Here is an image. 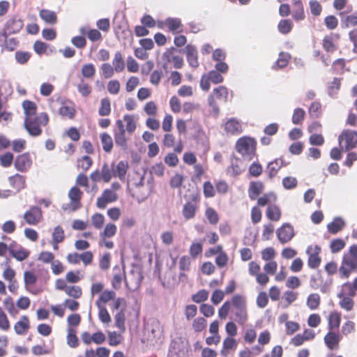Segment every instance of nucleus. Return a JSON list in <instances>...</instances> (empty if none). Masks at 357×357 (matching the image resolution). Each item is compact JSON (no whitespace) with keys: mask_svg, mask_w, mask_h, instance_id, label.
<instances>
[{"mask_svg":"<svg viewBox=\"0 0 357 357\" xmlns=\"http://www.w3.org/2000/svg\"><path fill=\"white\" fill-rule=\"evenodd\" d=\"M118 199L117 194L112 189H105L102 196L97 199L96 205L99 208H105L108 203L116 202Z\"/></svg>","mask_w":357,"mask_h":357,"instance_id":"nucleus-6","label":"nucleus"},{"mask_svg":"<svg viewBox=\"0 0 357 357\" xmlns=\"http://www.w3.org/2000/svg\"><path fill=\"white\" fill-rule=\"evenodd\" d=\"M276 233L278 240L282 244L290 241L294 236V228L289 223H284L282 227L278 229Z\"/></svg>","mask_w":357,"mask_h":357,"instance_id":"nucleus-5","label":"nucleus"},{"mask_svg":"<svg viewBox=\"0 0 357 357\" xmlns=\"http://www.w3.org/2000/svg\"><path fill=\"white\" fill-rule=\"evenodd\" d=\"M113 271L114 273L112 284L114 289H118L121 287L123 278H125V273H121V268L119 266H115L113 268Z\"/></svg>","mask_w":357,"mask_h":357,"instance_id":"nucleus-25","label":"nucleus"},{"mask_svg":"<svg viewBox=\"0 0 357 357\" xmlns=\"http://www.w3.org/2000/svg\"><path fill=\"white\" fill-rule=\"evenodd\" d=\"M263 190L264 185L261 181L250 182L248 188L249 197L252 200L256 199L259 195L262 192Z\"/></svg>","mask_w":357,"mask_h":357,"instance_id":"nucleus-14","label":"nucleus"},{"mask_svg":"<svg viewBox=\"0 0 357 357\" xmlns=\"http://www.w3.org/2000/svg\"><path fill=\"white\" fill-rule=\"evenodd\" d=\"M225 128L227 132L236 135L241 132V125L235 119H231L225 123Z\"/></svg>","mask_w":357,"mask_h":357,"instance_id":"nucleus-21","label":"nucleus"},{"mask_svg":"<svg viewBox=\"0 0 357 357\" xmlns=\"http://www.w3.org/2000/svg\"><path fill=\"white\" fill-rule=\"evenodd\" d=\"M24 127L29 135L31 136H38L42 132L39 123L37 122L35 119H31V118L25 119Z\"/></svg>","mask_w":357,"mask_h":357,"instance_id":"nucleus-11","label":"nucleus"},{"mask_svg":"<svg viewBox=\"0 0 357 357\" xmlns=\"http://www.w3.org/2000/svg\"><path fill=\"white\" fill-rule=\"evenodd\" d=\"M17 41L14 38H8V33L4 31L0 33V45L4 47L8 50L13 51L17 46Z\"/></svg>","mask_w":357,"mask_h":357,"instance_id":"nucleus-13","label":"nucleus"},{"mask_svg":"<svg viewBox=\"0 0 357 357\" xmlns=\"http://www.w3.org/2000/svg\"><path fill=\"white\" fill-rule=\"evenodd\" d=\"M305 114V112L302 108L295 109L292 116V123L294 124L301 123L304 119Z\"/></svg>","mask_w":357,"mask_h":357,"instance_id":"nucleus-48","label":"nucleus"},{"mask_svg":"<svg viewBox=\"0 0 357 357\" xmlns=\"http://www.w3.org/2000/svg\"><path fill=\"white\" fill-rule=\"evenodd\" d=\"M284 162L281 158H276L275 160L268 162L266 172L268 173V176L272 179L276 176L278 171L284 166Z\"/></svg>","mask_w":357,"mask_h":357,"instance_id":"nucleus-12","label":"nucleus"},{"mask_svg":"<svg viewBox=\"0 0 357 357\" xmlns=\"http://www.w3.org/2000/svg\"><path fill=\"white\" fill-rule=\"evenodd\" d=\"M345 225V222L340 217H336L333 221L327 225L328 230L330 233L335 234L341 231Z\"/></svg>","mask_w":357,"mask_h":357,"instance_id":"nucleus-20","label":"nucleus"},{"mask_svg":"<svg viewBox=\"0 0 357 357\" xmlns=\"http://www.w3.org/2000/svg\"><path fill=\"white\" fill-rule=\"evenodd\" d=\"M3 306L10 314H15L17 313V310L15 307L13 300L10 296L4 299Z\"/></svg>","mask_w":357,"mask_h":357,"instance_id":"nucleus-62","label":"nucleus"},{"mask_svg":"<svg viewBox=\"0 0 357 357\" xmlns=\"http://www.w3.org/2000/svg\"><path fill=\"white\" fill-rule=\"evenodd\" d=\"M340 340V336L334 332L329 331L324 337V342L330 349H333Z\"/></svg>","mask_w":357,"mask_h":357,"instance_id":"nucleus-22","label":"nucleus"},{"mask_svg":"<svg viewBox=\"0 0 357 357\" xmlns=\"http://www.w3.org/2000/svg\"><path fill=\"white\" fill-rule=\"evenodd\" d=\"M357 269V245L350 247L348 252L342 258V265L339 268L340 276L348 278L351 272Z\"/></svg>","mask_w":357,"mask_h":357,"instance_id":"nucleus-1","label":"nucleus"},{"mask_svg":"<svg viewBox=\"0 0 357 357\" xmlns=\"http://www.w3.org/2000/svg\"><path fill=\"white\" fill-rule=\"evenodd\" d=\"M26 118H31L36 114V105L33 102L24 100L22 103Z\"/></svg>","mask_w":357,"mask_h":357,"instance_id":"nucleus-33","label":"nucleus"},{"mask_svg":"<svg viewBox=\"0 0 357 357\" xmlns=\"http://www.w3.org/2000/svg\"><path fill=\"white\" fill-rule=\"evenodd\" d=\"M114 69L116 72L120 73L125 68V63L120 52H116L112 61Z\"/></svg>","mask_w":357,"mask_h":357,"instance_id":"nucleus-29","label":"nucleus"},{"mask_svg":"<svg viewBox=\"0 0 357 357\" xmlns=\"http://www.w3.org/2000/svg\"><path fill=\"white\" fill-rule=\"evenodd\" d=\"M356 290L350 282H345L341 287L340 291L337 294V297L349 296L352 298L356 296Z\"/></svg>","mask_w":357,"mask_h":357,"instance_id":"nucleus-26","label":"nucleus"},{"mask_svg":"<svg viewBox=\"0 0 357 357\" xmlns=\"http://www.w3.org/2000/svg\"><path fill=\"white\" fill-rule=\"evenodd\" d=\"M99 309V319L104 324H108L111 321V317L107 309L103 306L98 307Z\"/></svg>","mask_w":357,"mask_h":357,"instance_id":"nucleus-61","label":"nucleus"},{"mask_svg":"<svg viewBox=\"0 0 357 357\" xmlns=\"http://www.w3.org/2000/svg\"><path fill=\"white\" fill-rule=\"evenodd\" d=\"M261 165L258 162H253L249 167V173L252 176L258 177L262 173Z\"/></svg>","mask_w":357,"mask_h":357,"instance_id":"nucleus-59","label":"nucleus"},{"mask_svg":"<svg viewBox=\"0 0 357 357\" xmlns=\"http://www.w3.org/2000/svg\"><path fill=\"white\" fill-rule=\"evenodd\" d=\"M187 61L190 66L197 68L199 66L197 50L195 46L188 45L185 48Z\"/></svg>","mask_w":357,"mask_h":357,"instance_id":"nucleus-10","label":"nucleus"},{"mask_svg":"<svg viewBox=\"0 0 357 357\" xmlns=\"http://www.w3.org/2000/svg\"><path fill=\"white\" fill-rule=\"evenodd\" d=\"M128 168L127 162L120 161L116 166L114 165L115 176H117L121 181H124Z\"/></svg>","mask_w":357,"mask_h":357,"instance_id":"nucleus-23","label":"nucleus"},{"mask_svg":"<svg viewBox=\"0 0 357 357\" xmlns=\"http://www.w3.org/2000/svg\"><path fill=\"white\" fill-rule=\"evenodd\" d=\"M307 253L309 254L307 264L310 268H317L321 263V258L316 254H310V248L307 250Z\"/></svg>","mask_w":357,"mask_h":357,"instance_id":"nucleus-43","label":"nucleus"},{"mask_svg":"<svg viewBox=\"0 0 357 357\" xmlns=\"http://www.w3.org/2000/svg\"><path fill=\"white\" fill-rule=\"evenodd\" d=\"M345 246V242L340 238L333 240L331 243L330 248L333 253L340 252Z\"/></svg>","mask_w":357,"mask_h":357,"instance_id":"nucleus-49","label":"nucleus"},{"mask_svg":"<svg viewBox=\"0 0 357 357\" xmlns=\"http://www.w3.org/2000/svg\"><path fill=\"white\" fill-rule=\"evenodd\" d=\"M100 139L103 150L107 153H109L113 147V140L112 137L109 134L105 132L100 135Z\"/></svg>","mask_w":357,"mask_h":357,"instance_id":"nucleus-32","label":"nucleus"},{"mask_svg":"<svg viewBox=\"0 0 357 357\" xmlns=\"http://www.w3.org/2000/svg\"><path fill=\"white\" fill-rule=\"evenodd\" d=\"M208 292L205 289L199 290L197 294L192 295V300L197 303H202L208 299Z\"/></svg>","mask_w":357,"mask_h":357,"instance_id":"nucleus-54","label":"nucleus"},{"mask_svg":"<svg viewBox=\"0 0 357 357\" xmlns=\"http://www.w3.org/2000/svg\"><path fill=\"white\" fill-rule=\"evenodd\" d=\"M309 114L313 118H318L321 114V104L318 102H312L309 108Z\"/></svg>","mask_w":357,"mask_h":357,"instance_id":"nucleus-50","label":"nucleus"},{"mask_svg":"<svg viewBox=\"0 0 357 357\" xmlns=\"http://www.w3.org/2000/svg\"><path fill=\"white\" fill-rule=\"evenodd\" d=\"M339 298L340 299L339 305L341 308L347 311H351L353 309L354 301L352 298H349V296H344Z\"/></svg>","mask_w":357,"mask_h":357,"instance_id":"nucleus-38","label":"nucleus"},{"mask_svg":"<svg viewBox=\"0 0 357 357\" xmlns=\"http://www.w3.org/2000/svg\"><path fill=\"white\" fill-rule=\"evenodd\" d=\"M164 161L169 167H175L178 163V158L175 153H169L165 157Z\"/></svg>","mask_w":357,"mask_h":357,"instance_id":"nucleus-64","label":"nucleus"},{"mask_svg":"<svg viewBox=\"0 0 357 357\" xmlns=\"http://www.w3.org/2000/svg\"><path fill=\"white\" fill-rule=\"evenodd\" d=\"M111 112L110 101L108 98H103L101 100V105L99 109L98 113L100 116H107Z\"/></svg>","mask_w":357,"mask_h":357,"instance_id":"nucleus-45","label":"nucleus"},{"mask_svg":"<svg viewBox=\"0 0 357 357\" xmlns=\"http://www.w3.org/2000/svg\"><path fill=\"white\" fill-rule=\"evenodd\" d=\"M324 49L328 52H333L336 50L332 38L331 36H326L323 40Z\"/></svg>","mask_w":357,"mask_h":357,"instance_id":"nucleus-60","label":"nucleus"},{"mask_svg":"<svg viewBox=\"0 0 357 357\" xmlns=\"http://www.w3.org/2000/svg\"><path fill=\"white\" fill-rule=\"evenodd\" d=\"M114 141L116 144L121 146L122 149L126 150L128 149L126 132H115Z\"/></svg>","mask_w":357,"mask_h":357,"instance_id":"nucleus-34","label":"nucleus"},{"mask_svg":"<svg viewBox=\"0 0 357 357\" xmlns=\"http://www.w3.org/2000/svg\"><path fill=\"white\" fill-rule=\"evenodd\" d=\"M236 149L244 160L250 161L256 155V142L251 137L240 138L236 142Z\"/></svg>","mask_w":357,"mask_h":357,"instance_id":"nucleus-2","label":"nucleus"},{"mask_svg":"<svg viewBox=\"0 0 357 357\" xmlns=\"http://www.w3.org/2000/svg\"><path fill=\"white\" fill-rule=\"evenodd\" d=\"M100 172L103 181L109 183L112 176H115L114 162H112L111 166H109L107 162H105L102 166Z\"/></svg>","mask_w":357,"mask_h":357,"instance_id":"nucleus-17","label":"nucleus"},{"mask_svg":"<svg viewBox=\"0 0 357 357\" xmlns=\"http://www.w3.org/2000/svg\"><path fill=\"white\" fill-rule=\"evenodd\" d=\"M8 251L11 256L17 261H22L28 257L29 252L24 250L22 247L15 248L13 243L9 245Z\"/></svg>","mask_w":357,"mask_h":357,"instance_id":"nucleus-15","label":"nucleus"},{"mask_svg":"<svg viewBox=\"0 0 357 357\" xmlns=\"http://www.w3.org/2000/svg\"><path fill=\"white\" fill-rule=\"evenodd\" d=\"M8 181L10 185L16 190L17 192L25 186V178L20 174H16L14 176H10Z\"/></svg>","mask_w":357,"mask_h":357,"instance_id":"nucleus-18","label":"nucleus"},{"mask_svg":"<svg viewBox=\"0 0 357 357\" xmlns=\"http://www.w3.org/2000/svg\"><path fill=\"white\" fill-rule=\"evenodd\" d=\"M206 216L211 225H216L218 222L219 217L218 213L212 208L206 210Z\"/></svg>","mask_w":357,"mask_h":357,"instance_id":"nucleus-52","label":"nucleus"},{"mask_svg":"<svg viewBox=\"0 0 357 357\" xmlns=\"http://www.w3.org/2000/svg\"><path fill=\"white\" fill-rule=\"evenodd\" d=\"M117 228L114 224H107L102 232L100 234L101 238H111L114 236L116 232Z\"/></svg>","mask_w":357,"mask_h":357,"instance_id":"nucleus-37","label":"nucleus"},{"mask_svg":"<svg viewBox=\"0 0 357 357\" xmlns=\"http://www.w3.org/2000/svg\"><path fill=\"white\" fill-rule=\"evenodd\" d=\"M339 144L345 151L355 148L357 145V132L344 130L338 137Z\"/></svg>","mask_w":357,"mask_h":357,"instance_id":"nucleus-4","label":"nucleus"},{"mask_svg":"<svg viewBox=\"0 0 357 357\" xmlns=\"http://www.w3.org/2000/svg\"><path fill=\"white\" fill-rule=\"evenodd\" d=\"M231 304L235 308L236 320L241 324H245L248 319L245 298L239 294L235 295Z\"/></svg>","mask_w":357,"mask_h":357,"instance_id":"nucleus-3","label":"nucleus"},{"mask_svg":"<svg viewBox=\"0 0 357 357\" xmlns=\"http://www.w3.org/2000/svg\"><path fill=\"white\" fill-rule=\"evenodd\" d=\"M342 22L346 27L354 26L357 25V12L342 18Z\"/></svg>","mask_w":357,"mask_h":357,"instance_id":"nucleus-58","label":"nucleus"},{"mask_svg":"<svg viewBox=\"0 0 357 357\" xmlns=\"http://www.w3.org/2000/svg\"><path fill=\"white\" fill-rule=\"evenodd\" d=\"M32 160L29 153L17 155L14 163L15 169L21 172L27 171L30 168Z\"/></svg>","mask_w":357,"mask_h":357,"instance_id":"nucleus-8","label":"nucleus"},{"mask_svg":"<svg viewBox=\"0 0 357 357\" xmlns=\"http://www.w3.org/2000/svg\"><path fill=\"white\" fill-rule=\"evenodd\" d=\"M42 218V211L40 207L34 206L26 211L24 214V219L31 225H35L40 222Z\"/></svg>","mask_w":357,"mask_h":357,"instance_id":"nucleus-7","label":"nucleus"},{"mask_svg":"<svg viewBox=\"0 0 357 357\" xmlns=\"http://www.w3.org/2000/svg\"><path fill=\"white\" fill-rule=\"evenodd\" d=\"M266 215L269 220L273 221H278L280 218L281 212L277 206L271 205L267 208Z\"/></svg>","mask_w":357,"mask_h":357,"instance_id":"nucleus-30","label":"nucleus"},{"mask_svg":"<svg viewBox=\"0 0 357 357\" xmlns=\"http://www.w3.org/2000/svg\"><path fill=\"white\" fill-rule=\"evenodd\" d=\"M320 304V296L317 294H311L307 298V305L310 310H316Z\"/></svg>","mask_w":357,"mask_h":357,"instance_id":"nucleus-35","label":"nucleus"},{"mask_svg":"<svg viewBox=\"0 0 357 357\" xmlns=\"http://www.w3.org/2000/svg\"><path fill=\"white\" fill-rule=\"evenodd\" d=\"M164 56L167 57V62H172L176 68L180 69L183 66V59L179 56H170V52L164 54Z\"/></svg>","mask_w":357,"mask_h":357,"instance_id":"nucleus-36","label":"nucleus"},{"mask_svg":"<svg viewBox=\"0 0 357 357\" xmlns=\"http://www.w3.org/2000/svg\"><path fill=\"white\" fill-rule=\"evenodd\" d=\"M52 236V241H55L56 243H61L65 238L64 231L63 228L59 225L56 226L54 229V231Z\"/></svg>","mask_w":357,"mask_h":357,"instance_id":"nucleus-40","label":"nucleus"},{"mask_svg":"<svg viewBox=\"0 0 357 357\" xmlns=\"http://www.w3.org/2000/svg\"><path fill=\"white\" fill-rule=\"evenodd\" d=\"M66 293L74 298H79L82 296V289L79 286H68Z\"/></svg>","mask_w":357,"mask_h":357,"instance_id":"nucleus-56","label":"nucleus"},{"mask_svg":"<svg viewBox=\"0 0 357 357\" xmlns=\"http://www.w3.org/2000/svg\"><path fill=\"white\" fill-rule=\"evenodd\" d=\"M340 324V314L337 312H333L328 317V328L332 331L339 328Z\"/></svg>","mask_w":357,"mask_h":357,"instance_id":"nucleus-31","label":"nucleus"},{"mask_svg":"<svg viewBox=\"0 0 357 357\" xmlns=\"http://www.w3.org/2000/svg\"><path fill=\"white\" fill-rule=\"evenodd\" d=\"M29 328V318L24 315L15 323L14 330L17 335H24Z\"/></svg>","mask_w":357,"mask_h":357,"instance_id":"nucleus-16","label":"nucleus"},{"mask_svg":"<svg viewBox=\"0 0 357 357\" xmlns=\"http://www.w3.org/2000/svg\"><path fill=\"white\" fill-rule=\"evenodd\" d=\"M17 62L20 64L26 63L31 57V54L28 52L17 51L15 54Z\"/></svg>","mask_w":357,"mask_h":357,"instance_id":"nucleus-53","label":"nucleus"},{"mask_svg":"<svg viewBox=\"0 0 357 357\" xmlns=\"http://www.w3.org/2000/svg\"><path fill=\"white\" fill-rule=\"evenodd\" d=\"M116 293L114 291H104L96 302L97 307L102 306L101 303H107L109 301L114 299Z\"/></svg>","mask_w":357,"mask_h":357,"instance_id":"nucleus-28","label":"nucleus"},{"mask_svg":"<svg viewBox=\"0 0 357 357\" xmlns=\"http://www.w3.org/2000/svg\"><path fill=\"white\" fill-rule=\"evenodd\" d=\"M278 28L280 33L287 34L291 31L292 23L290 20H282L280 21Z\"/></svg>","mask_w":357,"mask_h":357,"instance_id":"nucleus-42","label":"nucleus"},{"mask_svg":"<svg viewBox=\"0 0 357 357\" xmlns=\"http://www.w3.org/2000/svg\"><path fill=\"white\" fill-rule=\"evenodd\" d=\"M124 121L126 122V129L129 133H132L136 129V123L132 115L126 114L123 117Z\"/></svg>","mask_w":357,"mask_h":357,"instance_id":"nucleus-51","label":"nucleus"},{"mask_svg":"<svg viewBox=\"0 0 357 357\" xmlns=\"http://www.w3.org/2000/svg\"><path fill=\"white\" fill-rule=\"evenodd\" d=\"M39 15L47 24H54L57 22V17L54 11L42 9L40 11Z\"/></svg>","mask_w":357,"mask_h":357,"instance_id":"nucleus-24","label":"nucleus"},{"mask_svg":"<svg viewBox=\"0 0 357 357\" xmlns=\"http://www.w3.org/2000/svg\"><path fill=\"white\" fill-rule=\"evenodd\" d=\"M67 344L72 348L78 346V338L75 335V331L73 328L68 329Z\"/></svg>","mask_w":357,"mask_h":357,"instance_id":"nucleus-41","label":"nucleus"},{"mask_svg":"<svg viewBox=\"0 0 357 357\" xmlns=\"http://www.w3.org/2000/svg\"><path fill=\"white\" fill-rule=\"evenodd\" d=\"M197 209V207L195 205V204H194L191 202H186L183 205V210H182V214H183L184 218L186 220L192 219L195 216Z\"/></svg>","mask_w":357,"mask_h":357,"instance_id":"nucleus-19","label":"nucleus"},{"mask_svg":"<svg viewBox=\"0 0 357 357\" xmlns=\"http://www.w3.org/2000/svg\"><path fill=\"white\" fill-rule=\"evenodd\" d=\"M13 160V154L7 152L3 155H0V165L3 167H10Z\"/></svg>","mask_w":357,"mask_h":357,"instance_id":"nucleus-55","label":"nucleus"},{"mask_svg":"<svg viewBox=\"0 0 357 357\" xmlns=\"http://www.w3.org/2000/svg\"><path fill=\"white\" fill-rule=\"evenodd\" d=\"M115 319V325L119 329H125V313L124 309H121V310L116 314L114 316Z\"/></svg>","mask_w":357,"mask_h":357,"instance_id":"nucleus-44","label":"nucleus"},{"mask_svg":"<svg viewBox=\"0 0 357 357\" xmlns=\"http://www.w3.org/2000/svg\"><path fill=\"white\" fill-rule=\"evenodd\" d=\"M82 192L77 187H72L68 192V197L70 200L72 205V210L73 211L78 210L81 208V199Z\"/></svg>","mask_w":357,"mask_h":357,"instance_id":"nucleus-9","label":"nucleus"},{"mask_svg":"<svg viewBox=\"0 0 357 357\" xmlns=\"http://www.w3.org/2000/svg\"><path fill=\"white\" fill-rule=\"evenodd\" d=\"M23 26V22L21 20H8L6 24V30L8 33H14L20 31Z\"/></svg>","mask_w":357,"mask_h":357,"instance_id":"nucleus-27","label":"nucleus"},{"mask_svg":"<svg viewBox=\"0 0 357 357\" xmlns=\"http://www.w3.org/2000/svg\"><path fill=\"white\" fill-rule=\"evenodd\" d=\"M93 225L98 229L102 227L105 222V218L103 215L100 213H96L91 218Z\"/></svg>","mask_w":357,"mask_h":357,"instance_id":"nucleus-57","label":"nucleus"},{"mask_svg":"<svg viewBox=\"0 0 357 357\" xmlns=\"http://www.w3.org/2000/svg\"><path fill=\"white\" fill-rule=\"evenodd\" d=\"M340 86V80L338 78H334L328 87V95L334 97L337 94V91Z\"/></svg>","mask_w":357,"mask_h":357,"instance_id":"nucleus-63","label":"nucleus"},{"mask_svg":"<svg viewBox=\"0 0 357 357\" xmlns=\"http://www.w3.org/2000/svg\"><path fill=\"white\" fill-rule=\"evenodd\" d=\"M207 321L203 317H198L194 319L192 323V328L195 332L202 331L206 326Z\"/></svg>","mask_w":357,"mask_h":357,"instance_id":"nucleus-47","label":"nucleus"},{"mask_svg":"<svg viewBox=\"0 0 357 357\" xmlns=\"http://www.w3.org/2000/svg\"><path fill=\"white\" fill-rule=\"evenodd\" d=\"M289 58L290 55L288 53L281 52L278 59L273 66V68H276L277 67L279 68H282L285 67L288 64Z\"/></svg>","mask_w":357,"mask_h":357,"instance_id":"nucleus-39","label":"nucleus"},{"mask_svg":"<svg viewBox=\"0 0 357 357\" xmlns=\"http://www.w3.org/2000/svg\"><path fill=\"white\" fill-rule=\"evenodd\" d=\"M96 68L92 63L84 64L82 68V75L86 78H91L94 76Z\"/></svg>","mask_w":357,"mask_h":357,"instance_id":"nucleus-46","label":"nucleus"}]
</instances>
